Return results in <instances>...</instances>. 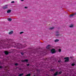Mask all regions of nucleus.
Wrapping results in <instances>:
<instances>
[{"mask_svg":"<svg viewBox=\"0 0 76 76\" xmlns=\"http://www.w3.org/2000/svg\"><path fill=\"white\" fill-rule=\"evenodd\" d=\"M8 8V5H6L5 6H3L2 7V9H7Z\"/></svg>","mask_w":76,"mask_h":76,"instance_id":"1","label":"nucleus"},{"mask_svg":"<svg viewBox=\"0 0 76 76\" xmlns=\"http://www.w3.org/2000/svg\"><path fill=\"white\" fill-rule=\"evenodd\" d=\"M69 57H66L64 58V59L65 60V62H67V61H69Z\"/></svg>","mask_w":76,"mask_h":76,"instance_id":"2","label":"nucleus"},{"mask_svg":"<svg viewBox=\"0 0 76 76\" xmlns=\"http://www.w3.org/2000/svg\"><path fill=\"white\" fill-rule=\"evenodd\" d=\"M51 52L52 54H54L56 53L55 50L54 49H53L51 50Z\"/></svg>","mask_w":76,"mask_h":76,"instance_id":"3","label":"nucleus"},{"mask_svg":"<svg viewBox=\"0 0 76 76\" xmlns=\"http://www.w3.org/2000/svg\"><path fill=\"white\" fill-rule=\"evenodd\" d=\"M58 71H57L54 74V76H57V75H58Z\"/></svg>","mask_w":76,"mask_h":76,"instance_id":"4","label":"nucleus"},{"mask_svg":"<svg viewBox=\"0 0 76 76\" xmlns=\"http://www.w3.org/2000/svg\"><path fill=\"white\" fill-rule=\"evenodd\" d=\"M22 62H28V59H26L23 60H22Z\"/></svg>","mask_w":76,"mask_h":76,"instance_id":"5","label":"nucleus"},{"mask_svg":"<svg viewBox=\"0 0 76 76\" xmlns=\"http://www.w3.org/2000/svg\"><path fill=\"white\" fill-rule=\"evenodd\" d=\"M11 12H12V10H9L7 11V13H10Z\"/></svg>","mask_w":76,"mask_h":76,"instance_id":"6","label":"nucleus"},{"mask_svg":"<svg viewBox=\"0 0 76 76\" xmlns=\"http://www.w3.org/2000/svg\"><path fill=\"white\" fill-rule=\"evenodd\" d=\"M51 46V45H48L46 47V48L47 49H49L50 48Z\"/></svg>","mask_w":76,"mask_h":76,"instance_id":"7","label":"nucleus"},{"mask_svg":"<svg viewBox=\"0 0 76 76\" xmlns=\"http://www.w3.org/2000/svg\"><path fill=\"white\" fill-rule=\"evenodd\" d=\"M4 53L6 55H7L9 54V52L7 51H5Z\"/></svg>","mask_w":76,"mask_h":76,"instance_id":"8","label":"nucleus"},{"mask_svg":"<svg viewBox=\"0 0 76 76\" xmlns=\"http://www.w3.org/2000/svg\"><path fill=\"white\" fill-rule=\"evenodd\" d=\"M13 31H11V32H9V34L10 35L11 34H13Z\"/></svg>","mask_w":76,"mask_h":76,"instance_id":"9","label":"nucleus"},{"mask_svg":"<svg viewBox=\"0 0 76 76\" xmlns=\"http://www.w3.org/2000/svg\"><path fill=\"white\" fill-rule=\"evenodd\" d=\"M74 14H71V15H70V18H72V17H73V16H74Z\"/></svg>","mask_w":76,"mask_h":76,"instance_id":"10","label":"nucleus"},{"mask_svg":"<svg viewBox=\"0 0 76 76\" xmlns=\"http://www.w3.org/2000/svg\"><path fill=\"white\" fill-rule=\"evenodd\" d=\"M59 41V39H56L55 40H54L55 42H58Z\"/></svg>","mask_w":76,"mask_h":76,"instance_id":"11","label":"nucleus"},{"mask_svg":"<svg viewBox=\"0 0 76 76\" xmlns=\"http://www.w3.org/2000/svg\"><path fill=\"white\" fill-rule=\"evenodd\" d=\"M73 27V24H71L69 26L70 28H72Z\"/></svg>","mask_w":76,"mask_h":76,"instance_id":"12","label":"nucleus"},{"mask_svg":"<svg viewBox=\"0 0 76 76\" xmlns=\"http://www.w3.org/2000/svg\"><path fill=\"white\" fill-rule=\"evenodd\" d=\"M60 35V34H56V37H59Z\"/></svg>","mask_w":76,"mask_h":76,"instance_id":"13","label":"nucleus"},{"mask_svg":"<svg viewBox=\"0 0 76 76\" xmlns=\"http://www.w3.org/2000/svg\"><path fill=\"white\" fill-rule=\"evenodd\" d=\"M61 73H62V72L60 71V72H59V73H58V75L61 74Z\"/></svg>","mask_w":76,"mask_h":76,"instance_id":"14","label":"nucleus"},{"mask_svg":"<svg viewBox=\"0 0 76 76\" xmlns=\"http://www.w3.org/2000/svg\"><path fill=\"white\" fill-rule=\"evenodd\" d=\"M8 20H9V21H11L12 20V18H8Z\"/></svg>","mask_w":76,"mask_h":76,"instance_id":"15","label":"nucleus"},{"mask_svg":"<svg viewBox=\"0 0 76 76\" xmlns=\"http://www.w3.org/2000/svg\"><path fill=\"white\" fill-rule=\"evenodd\" d=\"M54 27H51L49 28V29H53Z\"/></svg>","mask_w":76,"mask_h":76,"instance_id":"16","label":"nucleus"},{"mask_svg":"<svg viewBox=\"0 0 76 76\" xmlns=\"http://www.w3.org/2000/svg\"><path fill=\"white\" fill-rule=\"evenodd\" d=\"M75 65V64H72V66H74Z\"/></svg>","mask_w":76,"mask_h":76,"instance_id":"17","label":"nucleus"},{"mask_svg":"<svg viewBox=\"0 0 76 76\" xmlns=\"http://www.w3.org/2000/svg\"><path fill=\"white\" fill-rule=\"evenodd\" d=\"M27 76H31V74H27Z\"/></svg>","mask_w":76,"mask_h":76,"instance_id":"18","label":"nucleus"},{"mask_svg":"<svg viewBox=\"0 0 76 76\" xmlns=\"http://www.w3.org/2000/svg\"><path fill=\"white\" fill-rule=\"evenodd\" d=\"M23 32L22 31L20 32V34H23Z\"/></svg>","mask_w":76,"mask_h":76,"instance_id":"19","label":"nucleus"},{"mask_svg":"<svg viewBox=\"0 0 76 76\" xmlns=\"http://www.w3.org/2000/svg\"><path fill=\"white\" fill-rule=\"evenodd\" d=\"M59 52H61V49H59Z\"/></svg>","mask_w":76,"mask_h":76,"instance_id":"20","label":"nucleus"},{"mask_svg":"<svg viewBox=\"0 0 76 76\" xmlns=\"http://www.w3.org/2000/svg\"><path fill=\"white\" fill-rule=\"evenodd\" d=\"M15 66H17L18 65V64L17 63H16L15 64Z\"/></svg>","mask_w":76,"mask_h":76,"instance_id":"21","label":"nucleus"},{"mask_svg":"<svg viewBox=\"0 0 76 76\" xmlns=\"http://www.w3.org/2000/svg\"><path fill=\"white\" fill-rule=\"evenodd\" d=\"M15 3V1H12L11 2V3Z\"/></svg>","mask_w":76,"mask_h":76,"instance_id":"22","label":"nucleus"},{"mask_svg":"<svg viewBox=\"0 0 76 76\" xmlns=\"http://www.w3.org/2000/svg\"><path fill=\"white\" fill-rule=\"evenodd\" d=\"M59 33V31H56V33Z\"/></svg>","mask_w":76,"mask_h":76,"instance_id":"23","label":"nucleus"},{"mask_svg":"<svg viewBox=\"0 0 76 76\" xmlns=\"http://www.w3.org/2000/svg\"><path fill=\"white\" fill-rule=\"evenodd\" d=\"M29 66V64H27V66Z\"/></svg>","mask_w":76,"mask_h":76,"instance_id":"24","label":"nucleus"},{"mask_svg":"<svg viewBox=\"0 0 76 76\" xmlns=\"http://www.w3.org/2000/svg\"><path fill=\"white\" fill-rule=\"evenodd\" d=\"M21 55H23V53H21Z\"/></svg>","mask_w":76,"mask_h":76,"instance_id":"25","label":"nucleus"},{"mask_svg":"<svg viewBox=\"0 0 76 76\" xmlns=\"http://www.w3.org/2000/svg\"><path fill=\"white\" fill-rule=\"evenodd\" d=\"M1 68H2V66H0V69H1Z\"/></svg>","mask_w":76,"mask_h":76,"instance_id":"26","label":"nucleus"},{"mask_svg":"<svg viewBox=\"0 0 76 76\" xmlns=\"http://www.w3.org/2000/svg\"><path fill=\"white\" fill-rule=\"evenodd\" d=\"M24 8H25V9H27V8H28V7H24Z\"/></svg>","mask_w":76,"mask_h":76,"instance_id":"27","label":"nucleus"},{"mask_svg":"<svg viewBox=\"0 0 76 76\" xmlns=\"http://www.w3.org/2000/svg\"><path fill=\"white\" fill-rule=\"evenodd\" d=\"M74 15H76V12H75V13L74 14Z\"/></svg>","mask_w":76,"mask_h":76,"instance_id":"28","label":"nucleus"},{"mask_svg":"<svg viewBox=\"0 0 76 76\" xmlns=\"http://www.w3.org/2000/svg\"><path fill=\"white\" fill-rule=\"evenodd\" d=\"M24 1V0H21V1Z\"/></svg>","mask_w":76,"mask_h":76,"instance_id":"29","label":"nucleus"},{"mask_svg":"<svg viewBox=\"0 0 76 76\" xmlns=\"http://www.w3.org/2000/svg\"><path fill=\"white\" fill-rule=\"evenodd\" d=\"M52 71H53V70H54L52 69Z\"/></svg>","mask_w":76,"mask_h":76,"instance_id":"30","label":"nucleus"},{"mask_svg":"<svg viewBox=\"0 0 76 76\" xmlns=\"http://www.w3.org/2000/svg\"><path fill=\"white\" fill-rule=\"evenodd\" d=\"M33 76H35V75H33Z\"/></svg>","mask_w":76,"mask_h":76,"instance_id":"31","label":"nucleus"},{"mask_svg":"<svg viewBox=\"0 0 76 76\" xmlns=\"http://www.w3.org/2000/svg\"><path fill=\"white\" fill-rule=\"evenodd\" d=\"M58 62H60V61H58Z\"/></svg>","mask_w":76,"mask_h":76,"instance_id":"32","label":"nucleus"},{"mask_svg":"<svg viewBox=\"0 0 76 76\" xmlns=\"http://www.w3.org/2000/svg\"><path fill=\"white\" fill-rule=\"evenodd\" d=\"M25 76H27V75H26Z\"/></svg>","mask_w":76,"mask_h":76,"instance_id":"33","label":"nucleus"}]
</instances>
